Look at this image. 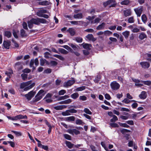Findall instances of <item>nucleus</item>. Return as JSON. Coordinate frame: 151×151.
<instances>
[{
    "label": "nucleus",
    "instance_id": "f257e3e1",
    "mask_svg": "<svg viewBox=\"0 0 151 151\" xmlns=\"http://www.w3.org/2000/svg\"><path fill=\"white\" fill-rule=\"evenodd\" d=\"M46 93L43 90H40L35 96L33 100L30 101V103L33 104L34 103L39 101L45 96Z\"/></svg>",
    "mask_w": 151,
    "mask_h": 151
},
{
    "label": "nucleus",
    "instance_id": "f03ea898",
    "mask_svg": "<svg viewBox=\"0 0 151 151\" xmlns=\"http://www.w3.org/2000/svg\"><path fill=\"white\" fill-rule=\"evenodd\" d=\"M46 20L44 19L37 18L36 19H32L29 21V28H31L33 26V24L38 25L40 23H46Z\"/></svg>",
    "mask_w": 151,
    "mask_h": 151
},
{
    "label": "nucleus",
    "instance_id": "7ed1b4c3",
    "mask_svg": "<svg viewBox=\"0 0 151 151\" xmlns=\"http://www.w3.org/2000/svg\"><path fill=\"white\" fill-rule=\"evenodd\" d=\"M116 4V3L115 0H108L103 3V5L105 7H106L108 5H111L109 6L110 7H114Z\"/></svg>",
    "mask_w": 151,
    "mask_h": 151
},
{
    "label": "nucleus",
    "instance_id": "20e7f679",
    "mask_svg": "<svg viewBox=\"0 0 151 151\" xmlns=\"http://www.w3.org/2000/svg\"><path fill=\"white\" fill-rule=\"evenodd\" d=\"M111 89L113 90H116L119 89L120 87V85L116 81L111 82L110 84Z\"/></svg>",
    "mask_w": 151,
    "mask_h": 151
},
{
    "label": "nucleus",
    "instance_id": "39448f33",
    "mask_svg": "<svg viewBox=\"0 0 151 151\" xmlns=\"http://www.w3.org/2000/svg\"><path fill=\"white\" fill-rule=\"evenodd\" d=\"M27 116L24 115H23L21 114L17 115L14 117H12L11 120L14 121L17 120L18 119H27Z\"/></svg>",
    "mask_w": 151,
    "mask_h": 151
},
{
    "label": "nucleus",
    "instance_id": "423d86ee",
    "mask_svg": "<svg viewBox=\"0 0 151 151\" xmlns=\"http://www.w3.org/2000/svg\"><path fill=\"white\" fill-rule=\"evenodd\" d=\"M143 8L142 6H141L134 9V10L138 17H140L141 16L143 11Z\"/></svg>",
    "mask_w": 151,
    "mask_h": 151
},
{
    "label": "nucleus",
    "instance_id": "0eeeda50",
    "mask_svg": "<svg viewBox=\"0 0 151 151\" xmlns=\"http://www.w3.org/2000/svg\"><path fill=\"white\" fill-rule=\"evenodd\" d=\"M75 82V81L74 79L69 80L67 82H65L63 84V86L65 87H68L73 84Z\"/></svg>",
    "mask_w": 151,
    "mask_h": 151
},
{
    "label": "nucleus",
    "instance_id": "6e6552de",
    "mask_svg": "<svg viewBox=\"0 0 151 151\" xmlns=\"http://www.w3.org/2000/svg\"><path fill=\"white\" fill-rule=\"evenodd\" d=\"M67 132L69 134L74 135V134L76 135H77L80 134V132L76 129H68L67 130Z\"/></svg>",
    "mask_w": 151,
    "mask_h": 151
},
{
    "label": "nucleus",
    "instance_id": "1a4fd4ad",
    "mask_svg": "<svg viewBox=\"0 0 151 151\" xmlns=\"http://www.w3.org/2000/svg\"><path fill=\"white\" fill-rule=\"evenodd\" d=\"M47 10L42 9H39L36 13L37 15L39 17H41L42 16L43 14L47 13Z\"/></svg>",
    "mask_w": 151,
    "mask_h": 151
},
{
    "label": "nucleus",
    "instance_id": "9d476101",
    "mask_svg": "<svg viewBox=\"0 0 151 151\" xmlns=\"http://www.w3.org/2000/svg\"><path fill=\"white\" fill-rule=\"evenodd\" d=\"M28 82L23 83H22L20 85V88H25L24 89V91H26L28 90Z\"/></svg>",
    "mask_w": 151,
    "mask_h": 151
},
{
    "label": "nucleus",
    "instance_id": "9b49d317",
    "mask_svg": "<svg viewBox=\"0 0 151 151\" xmlns=\"http://www.w3.org/2000/svg\"><path fill=\"white\" fill-rule=\"evenodd\" d=\"M124 16L126 17L131 15L132 12L130 9H127L123 11Z\"/></svg>",
    "mask_w": 151,
    "mask_h": 151
},
{
    "label": "nucleus",
    "instance_id": "f8f14e48",
    "mask_svg": "<svg viewBox=\"0 0 151 151\" xmlns=\"http://www.w3.org/2000/svg\"><path fill=\"white\" fill-rule=\"evenodd\" d=\"M147 95L146 92L145 91H142L139 95V97L141 99H144L147 97Z\"/></svg>",
    "mask_w": 151,
    "mask_h": 151
},
{
    "label": "nucleus",
    "instance_id": "ddd939ff",
    "mask_svg": "<svg viewBox=\"0 0 151 151\" xmlns=\"http://www.w3.org/2000/svg\"><path fill=\"white\" fill-rule=\"evenodd\" d=\"M140 64L142 68H147L150 66V65L149 63L145 62H141L140 63Z\"/></svg>",
    "mask_w": 151,
    "mask_h": 151
},
{
    "label": "nucleus",
    "instance_id": "4468645a",
    "mask_svg": "<svg viewBox=\"0 0 151 151\" xmlns=\"http://www.w3.org/2000/svg\"><path fill=\"white\" fill-rule=\"evenodd\" d=\"M86 37L89 40H91L93 41H94L96 40V39L93 37V35L91 34H89L86 36Z\"/></svg>",
    "mask_w": 151,
    "mask_h": 151
},
{
    "label": "nucleus",
    "instance_id": "2eb2a0df",
    "mask_svg": "<svg viewBox=\"0 0 151 151\" xmlns=\"http://www.w3.org/2000/svg\"><path fill=\"white\" fill-rule=\"evenodd\" d=\"M67 107V106L66 105H59L56 106H54V108L56 110H61Z\"/></svg>",
    "mask_w": 151,
    "mask_h": 151
},
{
    "label": "nucleus",
    "instance_id": "dca6fc26",
    "mask_svg": "<svg viewBox=\"0 0 151 151\" xmlns=\"http://www.w3.org/2000/svg\"><path fill=\"white\" fill-rule=\"evenodd\" d=\"M71 36H74L76 34V31L75 29L72 28H69L67 30Z\"/></svg>",
    "mask_w": 151,
    "mask_h": 151
},
{
    "label": "nucleus",
    "instance_id": "f3484780",
    "mask_svg": "<svg viewBox=\"0 0 151 151\" xmlns=\"http://www.w3.org/2000/svg\"><path fill=\"white\" fill-rule=\"evenodd\" d=\"M36 93V91L33 90L29 92V100H31L34 96Z\"/></svg>",
    "mask_w": 151,
    "mask_h": 151
},
{
    "label": "nucleus",
    "instance_id": "a211bd4d",
    "mask_svg": "<svg viewBox=\"0 0 151 151\" xmlns=\"http://www.w3.org/2000/svg\"><path fill=\"white\" fill-rule=\"evenodd\" d=\"M82 45L84 49H87L88 50H90V47L91 46V45L90 44L87 43H83Z\"/></svg>",
    "mask_w": 151,
    "mask_h": 151
},
{
    "label": "nucleus",
    "instance_id": "6ab92c4d",
    "mask_svg": "<svg viewBox=\"0 0 151 151\" xmlns=\"http://www.w3.org/2000/svg\"><path fill=\"white\" fill-rule=\"evenodd\" d=\"M70 23L73 25H78L80 24H83L84 22L82 21H70Z\"/></svg>",
    "mask_w": 151,
    "mask_h": 151
},
{
    "label": "nucleus",
    "instance_id": "aec40b11",
    "mask_svg": "<svg viewBox=\"0 0 151 151\" xmlns=\"http://www.w3.org/2000/svg\"><path fill=\"white\" fill-rule=\"evenodd\" d=\"M105 23H102L101 24L98 25L96 27V29L98 30H100L104 29Z\"/></svg>",
    "mask_w": 151,
    "mask_h": 151
},
{
    "label": "nucleus",
    "instance_id": "412c9836",
    "mask_svg": "<svg viewBox=\"0 0 151 151\" xmlns=\"http://www.w3.org/2000/svg\"><path fill=\"white\" fill-rule=\"evenodd\" d=\"M3 45L5 48L6 49H9V47L10 45V43L9 42L4 41L3 42Z\"/></svg>",
    "mask_w": 151,
    "mask_h": 151
},
{
    "label": "nucleus",
    "instance_id": "4be33fe9",
    "mask_svg": "<svg viewBox=\"0 0 151 151\" xmlns=\"http://www.w3.org/2000/svg\"><path fill=\"white\" fill-rule=\"evenodd\" d=\"M130 32L128 31H125L123 32L122 34L124 36L126 39H127L128 38Z\"/></svg>",
    "mask_w": 151,
    "mask_h": 151
},
{
    "label": "nucleus",
    "instance_id": "5701e85b",
    "mask_svg": "<svg viewBox=\"0 0 151 151\" xmlns=\"http://www.w3.org/2000/svg\"><path fill=\"white\" fill-rule=\"evenodd\" d=\"M72 102V100L70 99H68L60 103L61 104H68Z\"/></svg>",
    "mask_w": 151,
    "mask_h": 151
},
{
    "label": "nucleus",
    "instance_id": "b1692460",
    "mask_svg": "<svg viewBox=\"0 0 151 151\" xmlns=\"http://www.w3.org/2000/svg\"><path fill=\"white\" fill-rule=\"evenodd\" d=\"M147 37V35L144 32L141 33L139 36V38L141 40H142Z\"/></svg>",
    "mask_w": 151,
    "mask_h": 151
},
{
    "label": "nucleus",
    "instance_id": "393cba45",
    "mask_svg": "<svg viewBox=\"0 0 151 151\" xmlns=\"http://www.w3.org/2000/svg\"><path fill=\"white\" fill-rule=\"evenodd\" d=\"M39 5L43 6L47 5L49 4L50 2L47 1H40L38 3Z\"/></svg>",
    "mask_w": 151,
    "mask_h": 151
},
{
    "label": "nucleus",
    "instance_id": "a878e982",
    "mask_svg": "<svg viewBox=\"0 0 151 151\" xmlns=\"http://www.w3.org/2000/svg\"><path fill=\"white\" fill-rule=\"evenodd\" d=\"M75 117L74 116H70L65 118V120L67 121H74Z\"/></svg>",
    "mask_w": 151,
    "mask_h": 151
},
{
    "label": "nucleus",
    "instance_id": "bb28decb",
    "mask_svg": "<svg viewBox=\"0 0 151 151\" xmlns=\"http://www.w3.org/2000/svg\"><path fill=\"white\" fill-rule=\"evenodd\" d=\"M83 16L81 13H78L74 15V17L75 19H81Z\"/></svg>",
    "mask_w": 151,
    "mask_h": 151
},
{
    "label": "nucleus",
    "instance_id": "cd10ccee",
    "mask_svg": "<svg viewBox=\"0 0 151 151\" xmlns=\"http://www.w3.org/2000/svg\"><path fill=\"white\" fill-rule=\"evenodd\" d=\"M65 143L67 146L69 148H71L74 145L73 144H72L69 141H66Z\"/></svg>",
    "mask_w": 151,
    "mask_h": 151
},
{
    "label": "nucleus",
    "instance_id": "c85d7f7f",
    "mask_svg": "<svg viewBox=\"0 0 151 151\" xmlns=\"http://www.w3.org/2000/svg\"><path fill=\"white\" fill-rule=\"evenodd\" d=\"M129 0H125L122 1L121 2V4L122 5H128L130 3Z\"/></svg>",
    "mask_w": 151,
    "mask_h": 151
},
{
    "label": "nucleus",
    "instance_id": "c756f323",
    "mask_svg": "<svg viewBox=\"0 0 151 151\" xmlns=\"http://www.w3.org/2000/svg\"><path fill=\"white\" fill-rule=\"evenodd\" d=\"M79 96V94L77 93H75L70 95V97L73 99H76Z\"/></svg>",
    "mask_w": 151,
    "mask_h": 151
},
{
    "label": "nucleus",
    "instance_id": "7c9ffc66",
    "mask_svg": "<svg viewBox=\"0 0 151 151\" xmlns=\"http://www.w3.org/2000/svg\"><path fill=\"white\" fill-rule=\"evenodd\" d=\"M69 45L75 50H77L78 49V46L76 45H74L72 43H70L69 44Z\"/></svg>",
    "mask_w": 151,
    "mask_h": 151
},
{
    "label": "nucleus",
    "instance_id": "2f4dec72",
    "mask_svg": "<svg viewBox=\"0 0 151 151\" xmlns=\"http://www.w3.org/2000/svg\"><path fill=\"white\" fill-rule=\"evenodd\" d=\"M135 21L134 17L133 16L129 17L128 19V22L129 23H134Z\"/></svg>",
    "mask_w": 151,
    "mask_h": 151
},
{
    "label": "nucleus",
    "instance_id": "473e14b6",
    "mask_svg": "<svg viewBox=\"0 0 151 151\" xmlns=\"http://www.w3.org/2000/svg\"><path fill=\"white\" fill-rule=\"evenodd\" d=\"M58 50L60 52L63 54H66L68 53L67 51L63 48H59L58 49Z\"/></svg>",
    "mask_w": 151,
    "mask_h": 151
},
{
    "label": "nucleus",
    "instance_id": "72a5a7b5",
    "mask_svg": "<svg viewBox=\"0 0 151 151\" xmlns=\"http://www.w3.org/2000/svg\"><path fill=\"white\" fill-rule=\"evenodd\" d=\"M61 114L63 116H68L70 115L69 110H66L65 111L62 112Z\"/></svg>",
    "mask_w": 151,
    "mask_h": 151
},
{
    "label": "nucleus",
    "instance_id": "f704fd0d",
    "mask_svg": "<svg viewBox=\"0 0 151 151\" xmlns=\"http://www.w3.org/2000/svg\"><path fill=\"white\" fill-rule=\"evenodd\" d=\"M74 40L76 41L78 43L81 42L83 41L82 38L80 37H76L74 38Z\"/></svg>",
    "mask_w": 151,
    "mask_h": 151
},
{
    "label": "nucleus",
    "instance_id": "c9c22d12",
    "mask_svg": "<svg viewBox=\"0 0 151 151\" xmlns=\"http://www.w3.org/2000/svg\"><path fill=\"white\" fill-rule=\"evenodd\" d=\"M4 35L6 37L8 38L11 37L12 35L11 33L9 31H6L5 32Z\"/></svg>",
    "mask_w": 151,
    "mask_h": 151
},
{
    "label": "nucleus",
    "instance_id": "e433bc0d",
    "mask_svg": "<svg viewBox=\"0 0 151 151\" xmlns=\"http://www.w3.org/2000/svg\"><path fill=\"white\" fill-rule=\"evenodd\" d=\"M101 19L99 18H96L95 19L94 21H92L91 22V24H94L95 23H99Z\"/></svg>",
    "mask_w": 151,
    "mask_h": 151
},
{
    "label": "nucleus",
    "instance_id": "4c0bfd02",
    "mask_svg": "<svg viewBox=\"0 0 151 151\" xmlns=\"http://www.w3.org/2000/svg\"><path fill=\"white\" fill-rule=\"evenodd\" d=\"M69 97V96L68 95H65L63 96H61L58 99V100H65Z\"/></svg>",
    "mask_w": 151,
    "mask_h": 151
},
{
    "label": "nucleus",
    "instance_id": "58836bf2",
    "mask_svg": "<svg viewBox=\"0 0 151 151\" xmlns=\"http://www.w3.org/2000/svg\"><path fill=\"white\" fill-rule=\"evenodd\" d=\"M83 111L89 115H91L92 114V112L87 108H84L83 110Z\"/></svg>",
    "mask_w": 151,
    "mask_h": 151
},
{
    "label": "nucleus",
    "instance_id": "ea45409f",
    "mask_svg": "<svg viewBox=\"0 0 151 151\" xmlns=\"http://www.w3.org/2000/svg\"><path fill=\"white\" fill-rule=\"evenodd\" d=\"M134 100L130 101L127 98H125L122 101V102H124L126 104H127L130 103L131 101H134Z\"/></svg>",
    "mask_w": 151,
    "mask_h": 151
},
{
    "label": "nucleus",
    "instance_id": "a19ab883",
    "mask_svg": "<svg viewBox=\"0 0 151 151\" xmlns=\"http://www.w3.org/2000/svg\"><path fill=\"white\" fill-rule=\"evenodd\" d=\"M142 20V21L144 23H145L147 20V18L145 15L143 14L142 16L141 17Z\"/></svg>",
    "mask_w": 151,
    "mask_h": 151
},
{
    "label": "nucleus",
    "instance_id": "79ce46f5",
    "mask_svg": "<svg viewBox=\"0 0 151 151\" xmlns=\"http://www.w3.org/2000/svg\"><path fill=\"white\" fill-rule=\"evenodd\" d=\"M53 56L58 58L61 60H64V58L63 57L60 55L56 54L54 55Z\"/></svg>",
    "mask_w": 151,
    "mask_h": 151
},
{
    "label": "nucleus",
    "instance_id": "37998d69",
    "mask_svg": "<svg viewBox=\"0 0 151 151\" xmlns=\"http://www.w3.org/2000/svg\"><path fill=\"white\" fill-rule=\"evenodd\" d=\"M34 83H32L31 81H29V90L35 86Z\"/></svg>",
    "mask_w": 151,
    "mask_h": 151
},
{
    "label": "nucleus",
    "instance_id": "c03bdc74",
    "mask_svg": "<svg viewBox=\"0 0 151 151\" xmlns=\"http://www.w3.org/2000/svg\"><path fill=\"white\" fill-rule=\"evenodd\" d=\"M101 78V76L100 75H97L95 79L94 80L95 82L98 83Z\"/></svg>",
    "mask_w": 151,
    "mask_h": 151
},
{
    "label": "nucleus",
    "instance_id": "a18cd8bd",
    "mask_svg": "<svg viewBox=\"0 0 151 151\" xmlns=\"http://www.w3.org/2000/svg\"><path fill=\"white\" fill-rule=\"evenodd\" d=\"M11 132L14 133L17 136H20L22 135V134L19 132L12 130Z\"/></svg>",
    "mask_w": 151,
    "mask_h": 151
},
{
    "label": "nucleus",
    "instance_id": "49530a36",
    "mask_svg": "<svg viewBox=\"0 0 151 151\" xmlns=\"http://www.w3.org/2000/svg\"><path fill=\"white\" fill-rule=\"evenodd\" d=\"M34 63V60H31L30 63V68H32V71H33L35 69V68L33 66V65Z\"/></svg>",
    "mask_w": 151,
    "mask_h": 151
},
{
    "label": "nucleus",
    "instance_id": "de8ad7c7",
    "mask_svg": "<svg viewBox=\"0 0 151 151\" xmlns=\"http://www.w3.org/2000/svg\"><path fill=\"white\" fill-rule=\"evenodd\" d=\"M44 57L46 58H49L51 56V55L50 53L48 52H46L44 53Z\"/></svg>",
    "mask_w": 151,
    "mask_h": 151
},
{
    "label": "nucleus",
    "instance_id": "09e8293b",
    "mask_svg": "<svg viewBox=\"0 0 151 151\" xmlns=\"http://www.w3.org/2000/svg\"><path fill=\"white\" fill-rule=\"evenodd\" d=\"M27 74L24 73L21 74L22 78L24 80H25L27 78Z\"/></svg>",
    "mask_w": 151,
    "mask_h": 151
},
{
    "label": "nucleus",
    "instance_id": "8fccbe9b",
    "mask_svg": "<svg viewBox=\"0 0 151 151\" xmlns=\"http://www.w3.org/2000/svg\"><path fill=\"white\" fill-rule=\"evenodd\" d=\"M63 136L65 138L69 140H71V136H70V135L67 134H64Z\"/></svg>",
    "mask_w": 151,
    "mask_h": 151
},
{
    "label": "nucleus",
    "instance_id": "3c124183",
    "mask_svg": "<svg viewBox=\"0 0 151 151\" xmlns=\"http://www.w3.org/2000/svg\"><path fill=\"white\" fill-rule=\"evenodd\" d=\"M141 82L147 86H149L151 84V81H142Z\"/></svg>",
    "mask_w": 151,
    "mask_h": 151
},
{
    "label": "nucleus",
    "instance_id": "603ef678",
    "mask_svg": "<svg viewBox=\"0 0 151 151\" xmlns=\"http://www.w3.org/2000/svg\"><path fill=\"white\" fill-rule=\"evenodd\" d=\"M113 118L111 119L110 121L111 122H114L118 120L117 117L115 115H113Z\"/></svg>",
    "mask_w": 151,
    "mask_h": 151
},
{
    "label": "nucleus",
    "instance_id": "864d4df0",
    "mask_svg": "<svg viewBox=\"0 0 151 151\" xmlns=\"http://www.w3.org/2000/svg\"><path fill=\"white\" fill-rule=\"evenodd\" d=\"M13 72L12 70H10L9 72L6 71L5 73V74L7 75L8 77H11V76Z\"/></svg>",
    "mask_w": 151,
    "mask_h": 151
},
{
    "label": "nucleus",
    "instance_id": "5fc2aeb1",
    "mask_svg": "<svg viewBox=\"0 0 151 151\" xmlns=\"http://www.w3.org/2000/svg\"><path fill=\"white\" fill-rule=\"evenodd\" d=\"M79 99L80 100L85 101L87 100V98L84 96H80Z\"/></svg>",
    "mask_w": 151,
    "mask_h": 151
},
{
    "label": "nucleus",
    "instance_id": "6e6d98bb",
    "mask_svg": "<svg viewBox=\"0 0 151 151\" xmlns=\"http://www.w3.org/2000/svg\"><path fill=\"white\" fill-rule=\"evenodd\" d=\"M119 124L120 126L123 127L128 128L129 127V125H128L126 123H122L120 122H119Z\"/></svg>",
    "mask_w": 151,
    "mask_h": 151
},
{
    "label": "nucleus",
    "instance_id": "4d7b16f0",
    "mask_svg": "<svg viewBox=\"0 0 151 151\" xmlns=\"http://www.w3.org/2000/svg\"><path fill=\"white\" fill-rule=\"evenodd\" d=\"M66 92V91L65 90H61L59 91L58 92V94L59 95H63L65 94Z\"/></svg>",
    "mask_w": 151,
    "mask_h": 151
},
{
    "label": "nucleus",
    "instance_id": "13d9d810",
    "mask_svg": "<svg viewBox=\"0 0 151 151\" xmlns=\"http://www.w3.org/2000/svg\"><path fill=\"white\" fill-rule=\"evenodd\" d=\"M57 64V63L55 61H51L50 63V65L52 66H55Z\"/></svg>",
    "mask_w": 151,
    "mask_h": 151
},
{
    "label": "nucleus",
    "instance_id": "bf43d9fd",
    "mask_svg": "<svg viewBox=\"0 0 151 151\" xmlns=\"http://www.w3.org/2000/svg\"><path fill=\"white\" fill-rule=\"evenodd\" d=\"M76 123L77 124L81 125L82 124L83 122L81 120L78 119L76 120Z\"/></svg>",
    "mask_w": 151,
    "mask_h": 151
},
{
    "label": "nucleus",
    "instance_id": "052dcab7",
    "mask_svg": "<svg viewBox=\"0 0 151 151\" xmlns=\"http://www.w3.org/2000/svg\"><path fill=\"white\" fill-rule=\"evenodd\" d=\"M104 34L106 35H109L112 34V32L109 30L105 31L104 32Z\"/></svg>",
    "mask_w": 151,
    "mask_h": 151
},
{
    "label": "nucleus",
    "instance_id": "680f3d73",
    "mask_svg": "<svg viewBox=\"0 0 151 151\" xmlns=\"http://www.w3.org/2000/svg\"><path fill=\"white\" fill-rule=\"evenodd\" d=\"M110 125L113 127H119V125L116 123H110Z\"/></svg>",
    "mask_w": 151,
    "mask_h": 151
},
{
    "label": "nucleus",
    "instance_id": "e2e57ef3",
    "mask_svg": "<svg viewBox=\"0 0 151 151\" xmlns=\"http://www.w3.org/2000/svg\"><path fill=\"white\" fill-rule=\"evenodd\" d=\"M52 95L49 93H48L45 96L43 99H45L47 98H50L51 97Z\"/></svg>",
    "mask_w": 151,
    "mask_h": 151
},
{
    "label": "nucleus",
    "instance_id": "0e129e2a",
    "mask_svg": "<svg viewBox=\"0 0 151 151\" xmlns=\"http://www.w3.org/2000/svg\"><path fill=\"white\" fill-rule=\"evenodd\" d=\"M45 60H46L45 59H43L42 58H41L40 60V65L42 66L43 65L45 64Z\"/></svg>",
    "mask_w": 151,
    "mask_h": 151
},
{
    "label": "nucleus",
    "instance_id": "69168bd1",
    "mask_svg": "<svg viewBox=\"0 0 151 151\" xmlns=\"http://www.w3.org/2000/svg\"><path fill=\"white\" fill-rule=\"evenodd\" d=\"M139 29L137 28H133L132 30V31L134 33L135 32H139Z\"/></svg>",
    "mask_w": 151,
    "mask_h": 151
},
{
    "label": "nucleus",
    "instance_id": "338daca9",
    "mask_svg": "<svg viewBox=\"0 0 151 151\" xmlns=\"http://www.w3.org/2000/svg\"><path fill=\"white\" fill-rule=\"evenodd\" d=\"M21 35L23 37L25 36L26 35L24 30L23 29L21 30Z\"/></svg>",
    "mask_w": 151,
    "mask_h": 151
},
{
    "label": "nucleus",
    "instance_id": "774afa93",
    "mask_svg": "<svg viewBox=\"0 0 151 151\" xmlns=\"http://www.w3.org/2000/svg\"><path fill=\"white\" fill-rule=\"evenodd\" d=\"M85 89V86H81L77 88L76 90L77 91H82L84 90Z\"/></svg>",
    "mask_w": 151,
    "mask_h": 151
}]
</instances>
